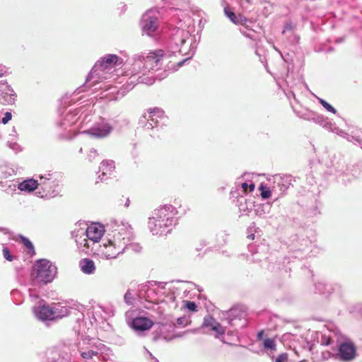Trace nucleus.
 <instances>
[{
	"mask_svg": "<svg viewBox=\"0 0 362 362\" xmlns=\"http://www.w3.org/2000/svg\"><path fill=\"white\" fill-rule=\"evenodd\" d=\"M114 169L115 162L113 160H103L99 167V173H101V174L98 175V179H100V181L105 180L107 179L106 176L111 175Z\"/></svg>",
	"mask_w": 362,
	"mask_h": 362,
	"instance_id": "nucleus-24",
	"label": "nucleus"
},
{
	"mask_svg": "<svg viewBox=\"0 0 362 362\" xmlns=\"http://www.w3.org/2000/svg\"><path fill=\"white\" fill-rule=\"evenodd\" d=\"M39 187L42 189V197H53L59 194V185L53 174L40 175Z\"/></svg>",
	"mask_w": 362,
	"mask_h": 362,
	"instance_id": "nucleus-9",
	"label": "nucleus"
},
{
	"mask_svg": "<svg viewBox=\"0 0 362 362\" xmlns=\"http://www.w3.org/2000/svg\"><path fill=\"white\" fill-rule=\"evenodd\" d=\"M122 63V59L117 55L106 54L95 64L87 77L86 83L93 79H95L94 82H97L100 78V72L102 74L108 72L117 64H121Z\"/></svg>",
	"mask_w": 362,
	"mask_h": 362,
	"instance_id": "nucleus-5",
	"label": "nucleus"
},
{
	"mask_svg": "<svg viewBox=\"0 0 362 362\" xmlns=\"http://www.w3.org/2000/svg\"><path fill=\"white\" fill-rule=\"evenodd\" d=\"M344 138H346L347 141H350V142H353L355 144H358V143L356 141V139H358V137L356 136H351V135H349L347 133H346V135H345V136H343Z\"/></svg>",
	"mask_w": 362,
	"mask_h": 362,
	"instance_id": "nucleus-51",
	"label": "nucleus"
},
{
	"mask_svg": "<svg viewBox=\"0 0 362 362\" xmlns=\"http://www.w3.org/2000/svg\"><path fill=\"white\" fill-rule=\"evenodd\" d=\"M119 227H121V226H124V228H125V229H127V230L129 233V235H130L129 237L128 244H127L126 250H131L134 252H141L142 247L139 243L132 242L133 235H132V228L131 226L128 223L124 222L123 221H119Z\"/></svg>",
	"mask_w": 362,
	"mask_h": 362,
	"instance_id": "nucleus-23",
	"label": "nucleus"
},
{
	"mask_svg": "<svg viewBox=\"0 0 362 362\" xmlns=\"http://www.w3.org/2000/svg\"><path fill=\"white\" fill-rule=\"evenodd\" d=\"M81 228L73 232V236L75 238L78 248L83 252L87 254L93 247L90 244V240L86 237V235L81 234Z\"/></svg>",
	"mask_w": 362,
	"mask_h": 362,
	"instance_id": "nucleus-22",
	"label": "nucleus"
},
{
	"mask_svg": "<svg viewBox=\"0 0 362 362\" xmlns=\"http://www.w3.org/2000/svg\"><path fill=\"white\" fill-rule=\"evenodd\" d=\"M79 267L81 272L88 275L94 274L96 269L94 261L89 258L82 259L79 262Z\"/></svg>",
	"mask_w": 362,
	"mask_h": 362,
	"instance_id": "nucleus-25",
	"label": "nucleus"
},
{
	"mask_svg": "<svg viewBox=\"0 0 362 362\" xmlns=\"http://www.w3.org/2000/svg\"><path fill=\"white\" fill-rule=\"evenodd\" d=\"M16 98V94L6 81H0V103L2 105H13Z\"/></svg>",
	"mask_w": 362,
	"mask_h": 362,
	"instance_id": "nucleus-15",
	"label": "nucleus"
},
{
	"mask_svg": "<svg viewBox=\"0 0 362 362\" xmlns=\"http://www.w3.org/2000/svg\"><path fill=\"white\" fill-rule=\"evenodd\" d=\"M273 180L272 191L273 192H279L280 194H284L291 185V177L288 175H276L273 177Z\"/></svg>",
	"mask_w": 362,
	"mask_h": 362,
	"instance_id": "nucleus-18",
	"label": "nucleus"
},
{
	"mask_svg": "<svg viewBox=\"0 0 362 362\" xmlns=\"http://www.w3.org/2000/svg\"><path fill=\"white\" fill-rule=\"evenodd\" d=\"M156 287H158V288H161V289H165L166 283L156 281Z\"/></svg>",
	"mask_w": 362,
	"mask_h": 362,
	"instance_id": "nucleus-54",
	"label": "nucleus"
},
{
	"mask_svg": "<svg viewBox=\"0 0 362 362\" xmlns=\"http://www.w3.org/2000/svg\"><path fill=\"white\" fill-rule=\"evenodd\" d=\"M163 57L164 52L162 49L151 52L146 56L143 54H135L133 58L132 75L127 81V85L130 88L136 83L152 85L157 76H146V74L160 68Z\"/></svg>",
	"mask_w": 362,
	"mask_h": 362,
	"instance_id": "nucleus-1",
	"label": "nucleus"
},
{
	"mask_svg": "<svg viewBox=\"0 0 362 362\" xmlns=\"http://www.w3.org/2000/svg\"><path fill=\"white\" fill-rule=\"evenodd\" d=\"M57 268L47 259H39L33 267L30 284L33 287L42 288L51 283L56 276Z\"/></svg>",
	"mask_w": 362,
	"mask_h": 362,
	"instance_id": "nucleus-4",
	"label": "nucleus"
},
{
	"mask_svg": "<svg viewBox=\"0 0 362 362\" xmlns=\"http://www.w3.org/2000/svg\"><path fill=\"white\" fill-rule=\"evenodd\" d=\"M148 354L151 357L150 362H159V361L156 358H155L151 353L148 352Z\"/></svg>",
	"mask_w": 362,
	"mask_h": 362,
	"instance_id": "nucleus-58",
	"label": "nucleus"
},
{
	"mask_svg": "<svg viewBox=\"0 0 362 362\" xmlns=\"http://www.w3.org/2000/svg\"><path fill=\"white\" fill-rule=\"evenodd\" d=\"M224 13L226 16H227V17H228L229 19L235 24H244L247 22L246 18L243 17L240 15L237 16L234 12L230 11L227 8H224Z\"/></svg>",
	"mask_w": 362,
	"mask_h": 362,
	"instance_id": "nucleus-28",
	"label": "nucleus"
},
{
	"mask_svg": "<svg viewBox=\"0 0 362 362\" xmlns=\"http://www.w3.org/2000/svg\"><path fill=\"white\" fill-rule=\"evenodd\" d=\"M296 25L291 21H288L284 24V28L282 31V34H285L286 32H293L296 29Z\"/></svg>",
	"mask_w": 362,
	"mask_h": 362,
	"instance_id": "nucleus-38",
	"label": "nucleus"
},
{
	"mask_svg": "<svg viewBox=\"0 0 362 362\" xmlns=\"http://www.w3.org/2000/svg\"><path fill=\"white\" fill-rule=\"evenodd\" d=\"M112 129V126L106 119H101L100 122L95 123L91 128L83 131L82 133L90 134L96 139H102L109 136Z\"/></svg>",
	"mask_w": 362,
	"mask_h": 362,
	"instance_id": "nucleus-11",
	"label": "nucleus"
},
{
	"mask_svg": "<svg viewBox=\"0 0 362 362\" xmlns=\"http://www.w3.org/2000/svg\"><path fill=\"white\" fill-rule=\"evenodd\" d=\"M185 307L189 311H196L197 308V305L194 301H186Z\"/></svg>",
	"mask_w": 362,
	"mask_h": 362,
	"instance_id": "nucleus-46",
	"label": "nucleus"
},
{
	"mask_svg": "<svg viewBox=\"0 0 362 362\" xmlns=\"http://www.w3.org/2000/svg\"><path fill=\"white\" fill-rule=\"evenodd\" d=\"M11 74V71L9 67L5 65L0 64V78L7 76Z\"/></svg>",
	"mask_w": 362,
	"mask_h": 362,
	"instance_id": "nucleus-44",
	"label": "nucleus"
},
{
	"mask_svg": "<svg viewBox=\"0 0 362 362\" xmlns=\"http://www.w3.org/2000/svg\"><path fill=\"white\" fill-rule=\"evenodd\" d=\"M86 117H87V115H86L83 117V119L80 122V123H79V124H78V125H81L82 123H83Z\"/></svg>",
	"mask_w": 362,
	"mask_h": 362,
	"instance_id": "nucleus-62",
	"label": "nucleus"
},
{
	"mask_svg": "<svg viewBox=\"0 0 362 362\" xmlns=\"http://www.w3.org/2000/svg\"><path fill=\"white\" fill-rule=\"evenodd\" d=\"M22 240L27 248L33 250H34L33 243L27 238L23 237Z\"/></svg>",
	"mask_w": 362,
	"mask_h": 362,
	"instance_id": "nucleus-49",
	"label": "nucleus"
},
{
	"mask_svg": "<svg viewBox=\"0 0 362 362\" xmlns=\"http://www.w3.org/2000/svg\"><path fill=\"white\" fill-rule=\"evenodd\" d=\"M247 238L253 240L255 238V235L254 234L248 235Z\"/></svg>",
	"mask_w": 362,
	"mask_h": 362,
	"instance_id": "nucleus-61",
	"label": "nucleus"
},
{
	"mask_svg": "<svg viewBox=\"0 0 362 362\" xmlns=\"http://www.w3.org/2000/svg\"><path fill=\"white\" fill-rule=\"evenodd\" d=\"M98 354V351L94 349H89L88 351H81V356L85 360L92 359L93 356H97Z\"/></svg>",
	"mask_w": 362,
	"mask_h": 362,
	"instance_id": "nucleus-32",
	"label": "nucleus"
},
{
	"mask_svg": "<svg viewBox=\"0 0 362 362\" xmlns=\"http://www.w3.org/2000/svg\"><path fill=\"white\" fill-rule=\"evenodd\" d=\"M109 226L112 229V233L108 234L107 243L100 245L98 250V255L106 259H115L124 253L130 235L124 226L119 227L117 220L111 221Z\"/></svg>",
	"mask_w": 362,
	"mask_h": 362,
	"instance_id": "nucleus-2",
	"label": "nucleus"
},
{
	"mask_svg": "<svg viewBox=\"0 0 362 362\" xmlns=\"http://www.w3.org/2000/svg\"><path fill=\"white\" fill-rule=\"evenodd\" d=\"M356 141L358 143V145L362 148V140H361L360 139H356Z\"/></svg>",
	"mask_w": 362,
	"mask_h": 362,
	"instance_id": "nucleus-60",
	"label": "nucleus"
},
{
	"mask_svg": "<svg viewBox=\"0 0 362 362\" xmlns=\"http://www.w3.org/2000/svg\"><path fill=\"white\" fill-rule=\"evenodd\" d=\"M327 117L322 115H318L315 112V116L313 117V121L320 126H324Z\"/></svg>",
	"mask_w": 362,
	"mask_h": 362,
	"instance_id": "nucleus-36",
	"label": "nucleus"
},
{
	"mask_svg": "<svg viewBox=\"0 0 362 362\" xmlns=\"http://www.w3.org/2000/svg\"><path fill=\"white\" fill-rule=\"evenodd\" d=\"M243 34L246 36L247 37H249V38H252L250 35H248L247 33H245V32H243Z\"/></svg>",
	"mask_w": 362,
	"mask_h": 362,
	"instance_id": "nucleus-63",
	"label": "nucleus"
},
{
	"mask_svg": "<svg viewBox=\"0 0 362 362\" xmlns=\"http://www.w3.org/2000/svg\"><path fill=\"white\" fill-rule=\"evenodd\" d=\"M317 99L319 103L327 111L332 112L333 114L337 113L336 109L334 107H332L329 103H328L326 100L320 98H318Z\"/></svg>",
	"mask_w": 362,
	"mask_h": 362,
	"instance_id": "nucleus-35",
	"label": "nucleus"
},
{
	"mask_svg": "<svg viewBox=\"0 0 362 362\" xmlns=\"http://www.w3.org/2000/svg\"><path fill=\"white\" fill-rule=\"evenodd\" d=\"M263 335H264V331L263 330L257 333V339L261 340L262 339V337H263Z\"/></svg>",
	"mask_w": 362,
	"mask_h": 362,
	"instance_id": "nucleus-59",
	"label": "nucleus"
},
{
	"mask_svg": "<svg viewBox=\"0 0 362 362\" xmlns=\"http://www.w3.org/2000/svg\"><path fill=\"white\" fill-rule=\"evenodd\" d=\"M178 211L171 204L160 206L155 209L148 218V228L153 235H163L169 233L177 223Z\"/></svg>",
	"mask_w": 362,
	"mask_h": 362,
	"instance_id": "nucleus-3",
	"label": "nucleus"
},
{
	"mask_svg": "<svg viewBox=\"0 0 362 362\" xmlns=\"http://www.w3.org/2000/svg\"><path fill=\"white\" fill-rule=\"evenodd\" d=\"M98 156V153L94 148H91L88 154V159L90 162H93Z\"/></svg>",
	"mask_w": 362,
	"mask_h": 362,
	"instance_id": "nucleus-45",
	"label": "nucleus"
},
{
	"mask_svg": "<svg viewBox=\"0 0 362 362\" xmlns=\"http://www.w3.org/2000/svg\"><path fill=\"white\" fill-rule=\"evenodd\" d=\"M190 58H191V57H187V59H183V60L180 61V62H179L177 63V66H178V67L182 66L185 64V62L186 61L189 60Z\"/></svg>",
	"mask_w": 362,
	"mask_h": 362,
	"instance_id": "nucleus-57",
	"label": "nucleus"
},
{
	"mask_svg": "<svg viewBox=\"0 0 362 362\" xmlns=\"http://www.w3.org/2000/svg\"><path fill=\"white\" fill-rule=\"evenodd\" d=\"M322 127L327 130L335 133L341 136H345V135H346L345 132L340 129L338 127H337L335 123H333L332 121L329 120L328 118L327 119L325 125Z\"/></svg>",
	"mask_w": 362,
	"mask_h": 362,
	"instance_id": "nucleus-29",
	"label": "nucleus"
},
{
	"mask_svg": "<svg viewBox=\"0 0 362 362\" xmlns=\"http://www.w3.org/2000/svg\"><path fill=\"white\" fill-rule=\"evenodd\" d=\"M329 288H330L329 285L324 284L322 283H318L316 285L317 290L319 292L322 293H329Z\"/></svg>",
	"mask_w": 362,
	"mask_h": 362,
	"instance_id": "nucleus-43",
	"label": "nucleus"
},
{
	"mask_svg": "<svg viewBox=\"0 0 362 362\" xmlns=\"http://www.w3.org/2000/svg\"><path fill=\"white\" fill-rule=\"evenodd\" d=\"M83 307L78 303L71 301L66 303H58L52 304L54 319L62 318L68 315H74L77 316L76 320L83 318V315L81 309Z\"/></svg>",
	"mask_w": 362,
	"mask_h": 362,
	"instance_id": "nucleus-7",
	"label": "nucleus"
},
{
	"mask_svg": "<svg viewBox=\"0 0 362 362\" xmlns=\"http://www.w3.org/2000/svg\"><path fill=\"white\" fill-rule=\"evenodd\" d=\"M288 86L289 87V90H288V92H286L285 90H284V93L285 95H286V97L290 99L291 97H293V99L296 100V95H295V92L296 90V85L295 86H293V85H289L288 83Z\"/></svg>",
	"mask_w": 362,
	"mask_h": 362,
	"instance_id": "nucleus-41",
	"label": "nucleus"
},
{
	"mask_svg": "<svg viewBox=\"0 0 362 362\" xmlns=\"http://www.w3.org/2000/svg\"><path fill=\"white\" fill-rule=\"evenodd\" d=\"M288 356L286 354H281L278 356V357L275 359V362H284L287 360Z\"/></svg>",
	"mask_w": 362,
	"mask_h": 362,
	"instance_id": "nucleus-50",
	"label": "nucleus"
},
{
	"mask_svg": "<svg viewBox=\"0 0 362 362\" xmlns=\"http://www.w3.org/2000/svg\"><path fill=\"white\" fill-rule=\"evenodd\" d=\"M190 37L189 31L175 28L170 35V45L173 49L182 53V47L185 45L186 40Z\"/></svg>",
	"mask_w": 362,
	"mask_h": 362,
	"instance_id": "nucleus-12",
	"label": "nucleus"
},
{
	"mask_svg": "<svg viewBox=\"0 0 362 362\" xmlns=\"http://www.w3.org/2000/svg\"><path fill=\"white\" fill-rule=\"evenodd\" d=\"M57 357L52 356L50 362H71L70 356L68 354H57Z\"/></svg>",
	"mask_w": 362,
	"mask_h": 362,
	"instance_id": "nucleus-34",
	"label": "nucleus"
},
{
	"mask_svg": "<svg viewBox=\"0 0 362 362\" xmlns=\"http://www.w3.org/2000/svg\"><path fill=\"white\" fill-rule=\"evenodd\" d=\"M3 255L6 260L10 262L13 260V256L10 254V252L7 247H4L3 249Z\"/></svg>",
	"mask_w": 362,
	"mask_h": 362,
	"instance_id": "nucleus-48",
	"label": "nucleus"
},
{
	"mask_svg": "<svg viewBox=\"0 0 362 362\" xmlns=\"http://www.w3.org/2000/svg\"><path fill=\"white\" fill-rule=\"evenodd\" d=\"M262 346H263L264 349L267 352H268L269 351H274L276 349V344L275 340L272 338L264 339L262 341Z\"/></svg>",
	"mask_w": 362,
	"mask_h": 362,
	"instance_id": "nucleus-30",
	"label": "nucleus"
},
{
	"mask_svg": "<svg viewBox=\"0 0 362 362\" xmlns=\"http://www.w3.org/2000/svg\"><path fill=\"white\" fill-rule=\"evenodd\" d=\"M36 317L42 321L54 320L52 304H43L33 308Z\"/></svg>",
	"mask_w": 362,
	"mask_h": 362,
	"instance_id": "nucleus-20",
	"label": "nucleus"
},
{
	"mask_svg": "<svg viewBox=\"0 0 362 362\" xmlns=\"http://www.w3.org/2000/svg\"><path fill=\"white\" fill-rule=\"evenodd\" d=\"M81 116L82 114L81 109H76L73 111H70L65 115L60 122L59 126L64 130H66L68 127L76 125L81 119Z\"/></svg>",
	"mask_w": 362,
	"mask_h": 362,
	"instance_id": "nucleus-19",
	"label": "nucleus"
},
{
	"mask_svg": "<svg viewBox=\"0 0 362 362\" xmlns=\"http://www.w3.org/2000/svg\"><path fill=\"white\" fill-rule=\"evenodd\" d=\"M156 286L155 281H147L138 286L137 295L140 299H144L148 302H154L157 300L158 293L155 289Z\"/></svg>",
	"mask_w": 362,
	"mask_h": 362,
	"instance_id": "nucleus-13",
	"label": "nucleus"
},
{
	"mask_svg": "<svg viewBox=\"0 0 362 362\" xmlns=\"http://www.w3.org/2000/svg\"><path fill=\"white\" fill-rule=\"evenodd\" d=\"M8 146L9 148H12L13 150H17L18 146V144L16 143H12V142H8Z\"/></svg>",
	"mask_w": 362,
	"mask_h": 362,
	"instance_id": "nucleus-53",
	"label": "nucleus"
},
{
	"mask_svg": "<svg viewBox=\"0 0 362 362\" xmlns=\"http://www.w3.org/2000/svg\"><path fill=\"white\" fill-rule=\"evenodd\" d=\"M321 344L322 345L328 346L331 344V339L329 337H324L321 340Z\"/></svg>",
	"mask_w": 362,
	"mask_h": 362,
	"instance_id": "nucleus-52",
	"label": "nucleus"
},
{
	"mask_svg": "<svg viewBox=\"0 0 362 362\" xmlns=\"http://www.w3.org/2000/svg\"><path fill=\"white\" fill-rule=\"evenodd\" d=\"M12 118V114L10 112H6L4 113V117L1 119V122L4 124H7Z\"/></svg>",
	"mask_w": 362,
	"mask_h": 362,
	"instance_id": "nucleus-47",
	"label": "nucleus"
},
{
	"mask_svg": "<svg viewBox=\"0 0 362 362\" xmlns=\"http://www.w3.org/2000/svg\"><path fill=\"white\" fill-rule=\"evenodd\" d=\"M259 190L260 192L261 197L263 199H269L272 195V192H273L272 189H270L269 187L264 185L263 184L259 185Z\"/></svg>",
	"mask_w": 362,
	"mask_h": 362,
	"instance_id": "nucleus-31",
	"label": "nucleus"
},
{
	"mask_svg": "<svg viewBox=\"0 0 362 362\" xmlns=\"http://www.w3.org/2000/svg\"><path fill=\"white\" fill-rule=\"evenodd\" d=\"M238 203L240 212L245 215H247L252 210L253 206L252 202H248L246 199L243 197L238 199Z\"/></svg>",
	"mask_w": 362,
	"mask_h": 362,
	"instance_id": "nucleus-27",
	"label": "nucleus"
},
{
	"mask_svg": "<svg viewBox=\"0 0 362 362\" xmlns=\"http://www.w3.org/2000/svg\"><path fill=\"white\" fill-rule=\"evenodd\" d=\"M75 132V130H74V129H69V130L68 131V133H67V134H64V135L62 136V138H64V139H71V138H72V135H71V134H70V133H71V132Z\"/></svg>",
	"mask_w": 362,
	"mask_h": 362,
	"instance_id": "nucleus-56",
	"label": "nucleus"
},
{
	"mask_svg": "<svg viewBox=\"0 0 362 362\" xmlns=\"http://www.w3.org/2000/svg\"><path fill=\"white\" fill-rule=\"evenodd\" d=\"M129 199H127V202H126V203H125V206H126V207L129 206Z\"/></svg>",
	"mask_w": 362,
	"mask_h": 362,
	"instance_id": "nucleus-64",
	"label": "nucleus"
},
{
	"mask_svg": "<svg viewBox=\"0 0 362 362\" xmlns=\"http://www.w3.org/2000/svg\"><path fill=\"white\" fill-rule=\"evenodd\" d=\"M191 321L189 317L183 316L177 319V325L180 327H185L190 324Z\"/></svg>",
	"mask_w": 362,
	"mask_h": 362,
	"instance_id": "nucleus-39",
	"label": "nucleus"
},
{
	"mask_svg": "<svg viewBox=\"0 0 362 362\" xmlns=\"http://www.w3.org/2000/svg\"><path fill=\"white\" fill-rule=\"evenodd\" d=\"M101 311L102 310L100 308H93V318L94 319L95 322H100V320H103V318L100 315Z\"/></svg>",
	"mask_w": 362,
	"mask_h": 362,
	"instance_id": "nucleus-42",
	"label": "nucleus"
},
{
	"mask_svg": "<svg viewBox=\"0 0 362 362\" xmlns=\"http://www.w3.org/2000/svg\"><path fill=\"white\" fill-rule=\"evenodd\" d=\"M228 326L235 330L247 325L246 313L243 306H234L223 314Z\"/></svg>",
	"mask_w": 362,
	"mask_h": 362,
	"instance_id": "nucleus-8",
	"label": "nucleus"
},
{
	"mask_svg": "<svg viewBox=\"0 0 362 362\" xmlns=\"http://www.w3.org/2000/svg\"><path fill=\"white\" fill-rule=\"evenodd\" d=\"M141 25L143 32L148 36L156 34L158 28V15L153 9L146 11L142 16Z\"/></svg>",
	"mask_w": 362,
	"mask_h": 362,
	"instance_id": "nucleus-10",
	"label": "nucleus"
},
{
	"mask_svg": "<svg viewBox=\"0 0 362 362\" xmlns=\"http://www.w3.org/2000/svg\"><path fill=\"white\" fill-rule=\"evenodd\" d=\"M338 356L344 361L353 360L356 356V346L351 341H345L339 345Z\"/></svg>",
	"mask_w": 362,
	"mask_h": 362,
	"instance_id": "nucleus-17",
	"label": "nucleus"
},
{
	"mask_svg": "<svg viewBox=\"0 0 362 362\" xmlns=\"http://www.w3.org/2000/svg\"><path fill=\"white\" fill-rule=\"evenodd\" d=\"M105 232V229L103 225L94 223L90 226H87L86 228H82L81 230V234L86 235V237L88 238V240L92 242L91 245H93L98 243L99 240L103 237Z\"/></svg>",
	"mask_w": 362,
	"mask_h": 362,
	"instance_id": "nucleus-14",
	"label": "nucleus"
},
{
	"mask_svg": "<svg viewBox=\"0 0 362 362\" xmlns=\"http://www.w3.org/2000/svg\"><path fill=\"white\" fill-rule=\"evenodd\" d=\"M298 116L305 120H313V117L315 116V112L306 111L305 112H299Z\"/></svg>",
	"mask_w": 362,
	"mask_h": 362,
	"instance_id": "nucleus-40",
	"label": "nucleus"
},
{
	"mask_svg": "<svg viewBox=\"0 0 362 362\" xmlns=\"http://www.w3.org/2000/svg\"><path fill=\"white\" fill-rule=\"evenodd\" d=\"M201 329H206L208 331H214L216 338L222 337L225 332L226 327H223L212 316L207 315L204 317Z\"/></svg>",
	"mask_w": 362,
	"mask_h": 362,
	"instance_id": "nucleus-16",
	"label": "nucleus"
},
{
	"mask_svg": "<svg viewBox=\"0 0 362 362\" xmlns=\"http://www.w3.org/2000/svg\"><path fill=\"white\" fill-rule=\"evenodd\" d=\"M134 297L131 290L128 289L124 296V300L128 305H132Z\"/></svg>",
	"mask_w": 362,
	"mask_h": 362,
	"instance_id": "nucleus-37",
	"label": "nucleus"
},
{
	"mask_svg": "<svg viewBox=\"0 0 362 362\" xmlns=\"http://www.w3.org/2000/svg\"><path fill=\"white\" fill-rule=\"evenodd\" d=\"M165 120L166 117L163 112L158 109H154L148 112L144 117V119H140L139 123L143 125L145 130H151L153 132L150 135L155 136V132H158L163 127Z\"/></svg>",
	"mask_w": 362,
	"mask_h": 362,
	"instance_id": "nucleus-6",
	"label": "nucleus"
},
{
	"mask_svg": "<svg viewBox=\"0 0 362 362\" xmlns=\"http://www.w3.org/2000/svg\"><path fill=\"white\" fill-rule=\"evenodd\" d=\"M39 180L35 179H28L25 180L18 185V189L21 191L31 192L37 189L39 186Z\"/></svg>",
	"mask_w": 362,
	"mask_h": 362,
	"instance_id": "nucleus-26",
	"label": "nucleus"
},
{
	"mask_svg": "<svg viewBox=\"0 0 362 362\" xmlns=\"http://www.w3.org/2000/svg\"><path fill=\"white\" fill-rule=\"evenodd\" d=\"M129 326L136 332H144L150 329L153 322L145 317H136L131 321H127Z\"/></svg>",
	"mask_w": 362,
	"mask_h": 362,
	"instance_id": "nucleus-21",
	"label": "nucleus"
},
{
	"mask_svg": "<svg viewBox=\"0 0 362 362\" xmlns=\"http://www.w3.org/2000/svg\"><path fill=\"white\" fill-rule=\"evenodd\" d=\"M29 294L31 297H33L35 298H38V295L35 293V288H29Z\"/></svg>",
	"mask_w": 362,
	"mask_h": 362,
	"instance_id": "nucleus-55",
	"label": "nucleus"
},
{
	"mask_svg": "<svg viewBox=\"0 0 362 362\" xmlns=\"http://www.w3.org/2000/svg\"><path fill=\"white\" fill-rule=\"evenodd\" d=\"M241 177H239L238 179V181L236 182L237 185H240L241 188L243 189V191L244 193H247L249 189L250 192H252L255 189V184L253 182H251L250 185H248L246 182H241L240 180Z\"/></svg>",
	"mask_w": 362,
	"mask_h": 362,
	"instance_id": "nucleus-33",
	"label": "nucleus"
}]
</instances>
